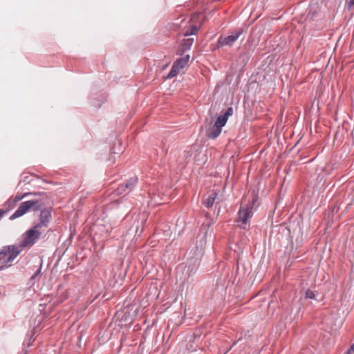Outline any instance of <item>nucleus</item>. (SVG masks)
<instances>
[{"label":"nucleus","mask_w":354,"mask_h":354,"mask_svg":"<svg viewBox=\"0 0 354 354\" xmlns=\"http://www.w3.org/2000/svg\"><path fill=\"white\" fill-rule=\"evenodd\" d=\"M194 42L193 38H187L183 39L182 42V47L184 50H187L191 48Z\"/></svg>","instance_id":"9b49d317"},{"label":"nucleus","mask_w":354,"mask_h":354,"mask_svg":"<svg viewBox=\"0 0 354 354\" xmlns=\"http://www.w3.org/2000/svg\"><path fill=\"white\" fill-rule=\"evenodd\" d=\"M179 71L177 70L174 66H172L171 69L167 75L168 78H172L177 75L179 73Z\"/></svg>","instance_id":"ddd939ff"},{"label":"nucleus","mask_w":354,"mask_h":354,"mask_svg":"<svg viewBox=\"0 0 354 354\" xmlns=\"http://www.w3.org/2000/svg\"><path fill=\"white\" fill-rule=\"evenodd\" d=\"M40 272V270H37V271L35 272V276L37 275Z\"/></svg>","instance_id":"aec40b11"},{"label":"nucleus","mask_w":354,"mask_h":354,"mask_svg":"<svg viewBox=\"0 0 354 354\" xmlns=\"http://www.w3.org/2000/svg\"><path fill=\"white\" fill-rule=\"evenodd\" d=\"M347 6H348V10L352 9V8L354 6V0H350L348 2Z\"/></svg>","instance_id":"dca6fc26"},{"label":"nucleus","mask_w":354,"mask_h":354,"mask_svg":"<svg viewBox=\"0 0 354 354\" xmlns=\"http://www.w3.org/2000/svg\"><path fill=\"white\" fill-rule=\"evenodd\" d=\"M253 205L254 201L245 205H242L239 210L238 216L236 219V221L238 225L243 229L245 228V225L248 224V221L253 215Z\"/></svg>","instance_id":"20e7f679"},{"label":"nucleus","mask_w":354,"mask_h":354,"mask_svg":"<svg viewBox=\"0 0 354 354\" xmlns=\"http://www.w3.org/2000/svg\"><path fill=\"white\" fill-rule=\"evenodd\" d=\"M189 59V56L186 55L183 57H180L178 59L176 62H174L173 66L179 71H180L181 69H183L185 65L187 64L188 61Z\"/></svg>","instance_id":"9d476101"},{"label":"nucleus","mask_w":354,"mask_h":354,"mask_svg":"<svg viewBox=\"0 0 354 354\" xmlns=\"http://www.w3.org/2000/svg\"><path fill=\"white\" fill-rule=\"evenodd\" d=\"M32 193H26V194L20 195V196H17L15 198V201H19L22 200L26 196L32 195Z\"/></svg>","instance_id":"2eb2a0df"},{"label":"nucleus","mask_w":354,"mask_h":354,"mask_svg":"<svg viewBox=\"0 0 354 354\" xmlns=\"http://www.w3.org/2000/svg\"><path fill=\"white\" fill-rule=\"evenodd\" d=\"M42 234V230L35 229V226L26 232L24 234L23 241L21 242L19 246L22 248L32 246L37 240L40 238Z\"/></svg>","instance_id":"39448f33"},{"label":"nucleus","mask_w":354,"mask_h":354,"mask_svg":"<svg viewBox=\"0 0 354 354\" xmlns=\"http://www.w3.org/2000/svg\"><path fill=\"white\" fill-rule=\"evenodd\" d=\"M143 218H142V222H144L145 221V215H142Z\"/></svg>","instance_id":"412c9836"},{"label":"nucleus","mask_w":354,"mask_h":354,"mask_svg":"<svg viewBox=\"0 0 354 354\" xmlns=\"http://www.w3.org/2000/svg\"><path fill=\"white\" fill-rule=\"evenodd\" d=\"M138 183V178L137 177H133L130 178L125 184H122L120 185V187L118 189V192L119 194H121L122 192H124L125 189L131 190L135 185Z\"/></svg>","instance_id":"6e6552de"},{"label":"nucleus","mask_w":354,"mask_h":354,"mask_svg":"<svg viewBox=\"0 0 354 354\" xmlns=\"http://www.w3.org/2000/svg\"><path fill=\"white\" fill-rule=\"evenodd\" d=\"M353 351H351V349H350V348H348V349L345 352V353H344V354H353Z\"/></svg>","instance_id":"a211bd4d"},{"label":"nucleus","mask_w":354,"mask_h":354,"mask_svg":"<svg viewBox=\"0 0 354 354\" xmlns=\"http://www.w3.org/2000/svg\"><path fill=\"white\" fill-rule=\"evenodd\" d=\"M306 298L307 299H316V293L315 291L308 289L306 291Z\"/></svg>","instance_id":"f8f14e48"},{"label":"nucleus","mask_w":354,"mask_h":354,"mask_svg":"<svg viewBox=\"0 0 354 354\" xmlns=\"http://www.w3.org/2000/svg\"><path fill=\"white\" fill-rule=\"evenodd\" d=\"M217 196H218V193L216 191H214V190L211 191L208 194L207 198H205L203 200V205L207 208L212 207V205H214V203L215 202V200L217 198Z\"/></svg>","instance_id":"1a4fd4ad"},{"label":"nucleus","mask_w":354,"mask_h":354,"mask_svg":"<svg viewBox=\"0 0 354 354\" xmlns=\"http://www.w3.org/2000/svg\"><path fill=\"white\" fill-rule=\"evenodd\" d=\"M43 205L44 203L39 199L23 202L15 212V213L10 216V219L14 220L17 218H19L24 215L30 209L38 211L43 206Z\"/></svg>","instance_id":"7ed1b4c3"},{"label":"nucleus","mask_w":354,"mask_h":354,"mask_svg":"<svg viewBox=\"0 0 354 354\" xmlns=\"http://www.w3.org/2000/svg\"><path fill=\"white\" fill-rule=\"evenodd\" d=\"M232 114L233 109L232 107H229L225 113L221 114L217 118L214 124L209 127L206 132L207 136L211 139L216 138L221 134L222 128L225 125L229 116H231Z\"/></svg>","instance_id":"f03ea898"},{"label":"nucleus","mask_w":354,"mask_h":354,"mask_svg":"<svg viewBox=\"0 0 354 354\" xmlns=\"http://www.w3.org/2000/svg\"><path fill=\"white\" fill-rule=\"evenodd\" d=\"M198 31V28L196 26H192L191 27V29L190 30L187 31L185 35V36H189V35H196V32Z\"/></svg>","instance_id":"4468645a"},{"label":"nucleus","mask_w":354,"mask_h":354,"mask_svg":"<svg viewBox=\"0 0 354 354\" xmlns=\"http://www.w3.org/2000/svg\"><path fill=\"white\" fill-rule=\"evenodd\" d=\"M349 348L354 353V344H353Z\"/></svg>","instance_id":"6ab92c4d"},{"label":"nucleus","mask_w":354,"mask_h":354,"mask_svg":"<svg viewBox=\"0 0 354 354\" xmlns=\"http://www.w3.org/2000/svg\"><path fill=\"white\" fill-rule=\"evenodd\" d=\"M21 250L16 245L3 247L0 250V271L12 266L13 260L20 254Z\"/></svg>","instance_id":"f257e3e1"},{"label":"nucleus","mask_w":354,"mask_h":354,"mask_svg":"<svg viewBox=\"0 0 354 354\" xmlns=\"http://www.w3.org/2000/svg\"><path fill=\"white\" fill-rule=\"evenodd\" d=\"M51 216V212L49 209H44L41 211L39 223L35 225V229H39L42 230V228H46L50 221Z\"/></svg>","instance_id":"0eeeda50"},{"label":"nucleus","mask_w":354,"mask_h":354,"mask_svg":"<svg viewBox=\"0 0 354 354\" xmlns=\"http://www.w3.org/2000/svg\"><path fill=\"white\" fill-rule=\"evenodd\" d=\"M243 30L239 28L233 31L230 35L225 37H220L218 40V44L221 46H232L238 38L242 35Z\"/></svg>","instance_id":"423d86ee"},{"label":"nucleus","mask_w":354,"mask_h":354,"mask_svg":"<svg viewBox=\"0 0 354 354\" xmlns=\"http://www.w3.org/2000/svg\"><path fill=\"white\" fill-rule=\"evenodd\" d=\"M5 213V211L0 209V218L4 215Z\"/></svg>","instance_id":"f3484780"}]
</instances>
